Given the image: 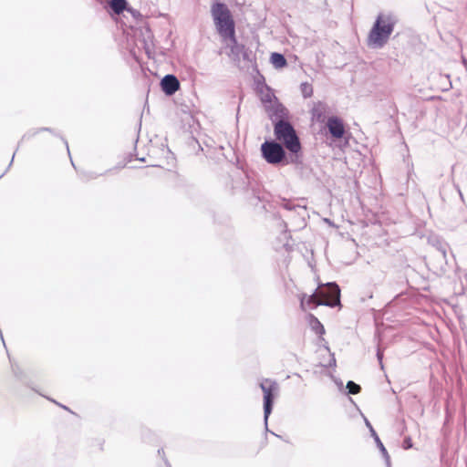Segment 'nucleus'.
<instances>
[{"label":"nucleus","mask_w":467,"mask_h":467,"mask_svg":"<svg viewBox=\"0 0 467 467\" xmlns=\"http://www.w3.org/2000/svg\"><path fill=\"white\" fill-rule=\"evenodd\" d=\"M399 18L393 12H380L369 30L368 46L372 48H382L389 40Z\"/></svg>","instance_id":"1"},{"label":"nucleus","mask_w":467,"mask_h":467,"mask_svg":"<svg viewBox=\"0 0 467 467\" xmlns=\"http://www.w3.org/2000/svg\"><path fill=\"white\" fill-rule=\"evenodd\" d=\"M211 14L218 34L226 42V36H233L235 33V24L229 8L225 4L215 3L212 5Z\"/></svg>","instance_id":"2"},{"label":"nucleus","mask_w":467,"mask_h":467,"mask_svg":"<svg viewBox=\"0 0 467 467\" xmlns=\"http://www.w3.org/2000/svg\"><path fill=\"white\" fill-rule=\"evenodd\" d=\"M275 140L284 144L291 153H298L301 150L299 138L289 121H278L274 126Z\"/></svg>","instance_id":"3"},{"label":"nucleus","mask_w":467,"mask_h":467,"mask_svg":"<svg viewBox=\"0 0 467 467\" xmlns=\"http://www.w3.org/2000/svg\"><path fill=\"white\" fill-rule=\"evenodd\" d=\"M259 386L264 393V420L267 429V420L272 412L274 400L278 396L279 385L275 380L264 379Z\"/></svg>","instance_id":"4"},{"label":"nucleus","mask_w":467,"mask_h":467,"mask_svg":"<svg viewBox=\"0 0 467 467\" xmlns=\"http://www.w3.org/2000/svg\"><path fill=\"white\" fill-rule=\"evenodd\" d=\"M262 156L273 165L279 164L285 157V152L282 145L276 141H265L261 145Z\"/></svg>","instance_id":"5"},{"label":"nucleus","mask_w":467,"mask_h":467,"mask_svg":"<svg viewBox=\"0 0 467 467\" xmlns=\"http://www.w3.org/2000/svg\"><path fill=\"white\" fill-rule=\"evenodd\" d=\"M319 295L324 300V306H336L340 304V289L335 283L327 284L326 290H320Z\"/></svg>","instance_id":"6"},{"label":"nucleus","mask_w":467,"mask_h":467,"mask_svg":"<svg viewBox=\"0 0 467 467\" xmlns=\"http://www.w3.org/2000/svg\"><path fill=\"white\" fill-rule=\"evenodd\" d=\"M266 112L274 123V126L275 123L280 121H288V110L285 107H284L281 103L278 101L274 102L273 105L269 104L266 105Z\"/></svg>","instance_id":"7"},{"label":"nucleus","mask_w":467,"mask_h":467,"mask_svg":"<svg viewBox=\"0 0 467 467\" xmlns=\"http://www.w3.org/2000/svg\"><path fill=\"white\" fill-rule=\"evenodd\" d=\"M227 47L230 48L229 57H231L234 61H240L241 57L244 59L247 58V52L244 45L239 44L237 42L235 33L233 34V36H226Z\"/></svg>","instance_id":"8"},{"label":"nucleus","mask_w":467,"mask_h":467,"mask_svg":"<svg viewBox=\"0 0 467 467\" xmlns=\"http://www.w3.org/2000/svg\"><path fill=\"white\" fill-rule=\"evenodd\" d=\"M327 127L330 134L336 139H341L345 133V127L341 119L330 117L327 119Z\"/></svg>","instance_id":"9"},{"label":"nucleus","mask_w":467,"mask_h":467,"mask_svg":"<svg viewBox=\"0 0 467 467\" xmlns=\"http://www.w3.org/2000/svg\"><path fill=\"white\" fill-rule=\"evenodd\" d=\"M161 88L167 95L174 94L180 88V82L173 75H166L161 82Z\"/></svg>","instance_id":"10"},{"label":"nucleus","mask_w":467,"mask_h":467,"mask_svg":"<svg viewBox=\"0 0 467 467\" xmlns=\"http://www.w3.org/2000/svg\"><path fill=\"white\" fill-rule=\"evenodd\" d=\"M323 302H325V301L322 300V297L320 296L319 291H318V292H315L313 295L308 296H306V295H303V296L301 298L300 306L303 310H306L307 307L314 308L317 306H321V305L324 306Z\"/></svg>","instance_id":"11"},{"label":"nucleus","mask_w":467,"mask_h":467,"mask_svg":"<svg viewBox=\"0 0 467 467\" xmlns=\"http://www.w3.org/2000/svg\"><path fill=\"white\" fill-rule=\"evenodd\" d=\"M327 110V106L325 103L320 101L316 103L311 109L312 119L317 122H324Z\"/></svg>","instance_id":"12"},{"label":"nucleus","mask_w":467,"mask_h":467,"mask_svg":"<svg viewBox=\"0 0 467 467\" xmlns=\"http://www.w3.org/2000/svg\"><path fill=\"white\" fill-rule=\"evenodd\" d=\"M367 427L369 429L371 436L374 438L375 442L377 443L378 448L381 451L383 457L387 460V462L389 461V456L388 454V451L386 448L384 447L383 443L381 442L380 439L379 438L378 434L374 431L372 425L368 420H365Z\"/></svg>","instance_id":"13"},{"label":"nucleus","mask_w":467,"mask_h":467,"mask_svg":"<svg viewBox=\"0 0 467 467\" xmlns=\"http://www.w3.org/2000/svg\"><path fill=\"white\" fill-rule=\"evenodd\" d=\"M308 324L311 329L317 335H323L325 333V328L320 321L312 314L307 316Z\"/></svg>","instance_id":"14"},{"label":"nucleus","mask_w":467,"mask_h":467,"mask_svg":"<svg viewBox=\"0 0 467 467\" xmlns=\"http://www.w3.org/2000/svg\"><path fill=\"white\" fill-rule=\"evenodd\" d=\"M262 102L265 105V109H266V105H273L274 102L278 101L274 95V93L266 88L265 91H262V97H261Z\"/></svg>","instance_id":"15"},{"label":"nucleus","mask_w":467,"mask_h":467,"mask_svg":"<svg viewBox=\"0 0 467 467\" xmlns=\"http://www.w3.org/2000/svg\"><path fill=\"white\" fill-rule=\"evenodd\" d=\"M271 62L276 68H281L286 66V60L282 54L273 53L271 55Z\"/></svg>","instance_id":"16"},{"label":"nucleus","mask_w":467,"mask_h":467,"mask_svg":"<svg viewBox=\"0 0 467 467\" xmlns=\"http://www.w3.org/2000/svg\"><path fill=\"white\" fill-rule=\"evenodd\" d=\"M127 1L126 0H111L110 7L114 11V13L119 15L126 9Z\"/></svg>","instance_id":"17"},{"label":"nucleus","mask_w":467,"mask_h":467,"mask_svg":"<svg viewBox=\"0 0 467 467\" xmlns=\"http://www.w3.org/2000/svg\"><path fill=\"white\" fill-rule=\"evenodd\" d=\"M300 88L304 98H310L313 95V88L309 83H302Z\"/></svg>","instance_id":"18"},{"label":"nucleus","mask_w":467,"mask_h":467,"mask_svg":"<svg viewBox=\"0 0 467 467\" xmlns=\"http://www.w3.org/2000/svg\"><path fill=\"white\" fill-rule=\"evenodd\" d=\"M347 388L348 389V392L350 394H357L360 391L359 385L356 384L353 381H348L347 384Z\"/></svg>","instance_id":"19"},{"label":"nucleus","mask_w":467,"mask_h":467,"mask_svg":"<svg viewBox=\"0 0 467 467\" xmlns=\"http://www.w3.org/2000/svg\"><path fill=\"white\" fill-rule=\"evenodd\" d=\"M438 249L441 253L442 257L445 258L446 257V247H445V245L444 244H440Z\"/></svg>","instance_id":"20"},{"label":"nucleus","mask_w":467,"mask_h":467,"mask_svg":"<svg viewBox=\"0 0 467 467\" xmlns=\"http://www.w3.org/2000/svg\"><path fill=\"white\" fill-rule=\"evenodd\" d=\"M377 357H378V359L379 361V364H380L381 368H383V365H382L383 354H382V352L379 349L377 352Z\"/></svg>","instance_id":"21"},{"label":"nucleus","mask_w":467,"mask_h":467,"mask_svg":"<svg viewBox=\"0 0 467 467\" xmlns=\"http://www.w3.org/2000/svg\"><path fill=\"white\" fill-rule=\"evenodd\" d=\"M412 446L410 439H406L404 441V448L409 449Z\"/></svg>","instance_id":"22"},{"label":"nucleus","mask_w":467,"mask_h":467,"mask_svg":"<svg viewBox=\"0 0 467 467\" xmlns=\"http://www.w3.org/2000/svg\"><path fill=\"white\" fill-rule=\"evenodd\" d=\"M462 60L463 65L465 67H467V59L464 57H462Z\"/></svg>","instance_id":"23"}]
</instances>
